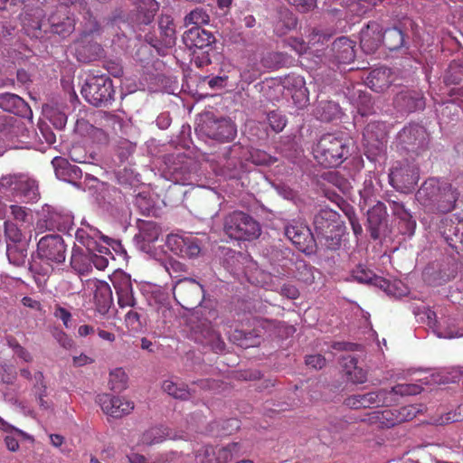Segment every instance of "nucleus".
<instances>
[{"label": "nucleus", "mask_w": 463, "mask_h": 463, "mask_svg": "<svg viewBox=\"0 0 463 463\" xmlns=\"http://www.w3.org/2000/svg\"><path fill=\"white\" fill-rule=\"evenodd\" d=\"M458 195L451 184L431 177L423 182L415 196L426 211L446 213L455 208Z\"/></svg>", "instance_id": "f257e3e1"}, {"label": "nucleus", "mask_w": 463, "mask_h": 463, "mask_svg": "<svg viewBox=\"0 0 463 463\" xmlns=\"http://www.w3.org/2000/svg\"><path fill=\"white\" fill-rule=\"evenodd\" d=\"M313 154L324 167H336L350 156L349 142L343 137L325 134L313 148Z\"/></svg>", "instance_id": "f03ea898"}, {"label": "nucleus", "mask_w": 463, "mask_h": 463, "mask_svg": "<svg viewBox=\"0 0 463 463\" xmlns=\"http://www.w3.org/2000/svg\"><path fill=\"white\" fill-rule=\"evenodd\" d=\"M223 231L231 239L237 241H250L261 233L259 222L242 211H233L225 216Z\"/></svg>", "instance_id": "7ed1b4c3"}, {"label": "nucleus", "mask_w": 463, "mask_h": 463, "mask_svg": "<svg viewBox=\"0 0 463 463\" xmlns=\"http://www.w3.org/2000/svg\"><path fill=\"white\" fill-rule=\"evenodd\" d=\"M215 41L213 33L201 26H194L183 34L184 45L194 50V62L198 68H203L211 63L209 52L213 50Z\"/></svg>", "instance_id": "20e7f679"}, {"label": "nucleus", "mask_w": 463, "mask_h": 463, "mask_svg": "<svg viewBox=\"0 0 463 463\" xmlns=\"http://www.w3.org/2000/svg\"><path fill=\"white\" fill-rule=\"evenodd\" d=\"M80 93L85 100L95 107H108L115 99L112 80L105 75H90Z\"/></svg>", "instance_id": "39448f33"}, {"label": "nucleus", "mask_w": 463, "mask_h": 463, "mask_svg": "<svg viewBox=\"0 0 463 463\" xmlns=\"http://www.w3.org/2000/svg\"><path fill=\"white\" fill-rule=\"evenodd\" d=\"M173 295L183 308L191 310L201 305L204 298V290L195 279L184 278L175 283Z\"/></svg>", "instance_id": "423d86ee"}, {"label": "nucleus", "mask_w": 463, "mask_h": 463, "mask_svg": "<svg viewBox=\"0 0 463 463\" xmlns=\"http://www.w3.org/2000/svg\"><path fill=\"white\" fill-rule=\"evenodd\" d=\"M8 190L27 201H36L40 196L36 181L23 174H9L0 178V191Z\"/></svg>", "instance_id": "0eeeda50"}, {"label": "nucleus", "mask_w": 463, "mask_h": 463, "mask_svg": "<svg viewBox=\"0 0 463 463\" xmlns=\"http://www.w3.org/2000/svg\"><path fill=\"white\" fill-rule=\"evenodd\" d=\"M37 255L49 263H62L66 259V245L62 237L57 234L42 237L37 243Z\"/></svg>", "instance_id": "6e6552de"}, {"label": "nucleus", "mask_w": 463, "mask_h": 463, "mask_svg": "<svg viewBox=\"0 0 463 463\" xmlns=\"http://www.w3.org/2000/svg\"><path fill=\"white\" fill-rule=\"evenodd\" d=\"M241 444L232 442L224 447L203 446L195 452L197 463H228L240 455Z\"/></svg>", "instance_id": "1a4fd4ad"}, {"label": "nucleus", "mask_w": 463, "mask_h": 463, "mask_svg": "<svg viewBox=\"0 0 463 463\" xmlns=\"http://www.w3.org/2000/svg\"><path fill=\"white\" fill-rule=\"evenodd\" d=\"M200 131L209 138L219 142H230L236 136L235 125L227 118L208 117L200 125Z\"/></svg>", "instance_id": "9d476101"}, {"label": "nucleus", "mask_w": 463, "mask_h": 463, "mask_svg": "<svg viewBox=\"0 0 463 463\" xmlns=\"http://www.w3.org/2000/svg\"><path fill=\"white\" fill-rule=\"evenodd\" d=\"M100 31V26L98 21L90 15V19L85 25L81 34V39L76 43V56L79 61L89 63L97 59L101 52V46L97 43H92L85 45V39Z\"/></svg>", "instance_id": "9b49d317"}, {"label": "nucleus", "mask_w": 463, "mask_h": 463, "mask_svg": "<svg viewBox=\"0 0 463 463\" xmlns=\"http://www.w3.org/2000/svg\"><path fill=\"white\" fill-rule=\"evenodd\" d=\"M388 394L386 389L353 394L345 399L344 404L353 410L389 406L392 400L388 398Z\"/></svg>", "instance_id": "f8f14e48"}, {"label": "nucleus", "mask_w": 463, "mask_h": 463, "mask_svg": "<svg viewBox=\"0 0 463 463\" xmlns=\"http://www.w3.org/2000/svg\"><path fill=\"white\" fill-rule=\"evenodd\" d=\"M419 177V169L409 164L395 166L389 175L390 184L402 193L411 192Z\"/></svg>", "instance_id": "ddd939ff"}, {"label": "nucleus", "mask_w": 463, "mask_h": 463, "mask_svg": "<svg viewBox=\"0 0 463 463\" xmlns=\"http://www.w3.org/2000/svg\"><path fill=\"white\" fill-rule=\"evenodd\" d=\"M166 244L173 253L182 258H194L201 252L199 240L191 235L170 234Z\"/></svg>", "instance_id": "4468645a"}, {"label": "nucleus", "mask_w": 463, "mask_h": 463, "mask_svg": "<svg viewBox=\"0 0 463 463\" xmlns=\"http://www.w3.org/2000/svg\"><path fill=\"white\" fill-rule=\"evenodd\" d=\"M104 413L113 418H122L128 415L134 410V402L125 397L113 396L109 393H101L97 397Z\"/></svg>", "instance_id": "2eb2a0df"}, {"label": "nucleus", "mask_w": 463, "mask_h": 463, "mask_svg": "<svg viewBox=\"0 0 463 463\" xmlns=\"http://www.w3.org/2000/svg\"><path fill=\"white\" fill-rule=\"evenodd\" d=\"M287 238L302 252L309 253L315 246L314 236L310 229L299 222H294L285 227Z\"/></svg>", "instance_id": "dca6fc26"}, {"label": "nucleus", "mask_w": 463, "mask_h": 463, "mask_svg": "<svg viewBox=\"0 0 463 463\" xmlns=\"http://www.w3.org/2000/svg\"><path fill=\"white\" fill-rule=\"evenodd\" d=\"M439 230L447 243L458 254L463 253V220L446 217L441 220Z\"/></svg>", "instance_id": "f3484780"}, {"label": "nucleus", "mask_w": 463, "mask_h": 463, "mask_svg": "<svg viewBox=\"0 0 463 463\" xmlns=\"http://www.w3.org/2000/svg\"><path fill=\"white\" fill-rule=\"evenodd\" d=\"M51 32L65 38L75 30V19L69 8L58 6L48 18Z\"/></svg>", "instance_id": "a211bd4d"}, {"label": "nucleus", "mask_w": 463, "mask_h": 463, "mask_svg": "<svg viewBox=\"0 0 463 463\" xmlns=\"http://www.w3.org/2000/svg\"><path fill=\"white\" fill-rule=\"evenodd\" d=\"M398 138L406 149L411 151L424 148L428 143L426 129L418 124L404 127Z\"/></svg>", "instance_id": "6ab92c4d"}, {"label": "nucleus", "mask_w": 463, "mask_h": 463, "mask_svg": "<svg viewBox=\"0 0 463 463\" xmlns=\"http://www.w3.org/2000/svg\"><path fill=\"white\" fill-rule=\"evenodd\" d=\"M387 203L392 214L399 220V232L403 235L412 236L416 229V221L413 219L411 212L396 196L395 198L390 197L387 199Z\"/></svg>", "instance_id": "aec40b11"}, {"label": "nucleus", "mask_w": 463, "mask_h": 463, "mask_svg": "<svg viewBox=\"0 0 463 463\" xmlns=\"http://www.w3.org/2000/svg\"><path fill=\"white\" fill-rule=\"evenodd\" d=\"M363 137L368 148L382 152L387 142V127L384 122L371 121L364 128Z\"/></svg>", "instance_id": "412c9836"}, {"label": "nucleus", "mask_w": 463, "mask_h": 463, "mask_svg": "<svg viewBox=\"0 0 463 463\" xmlns=\"http://www.w3.org/2000/svg\"><path fill=\"white\" fill-rule=\"evenodd\" d=\"M383 26L376 21H370L360 32V46L364 53H374L383 43Z\"/></svg>", "instance_id": "4be33fe9"}, {"label": "nucleus", "mask_w": 463, "mask_h": 463, "mask_svg": "<svg viewBox=\"0 0 463 463\" xmlns=\"http://www.w3.org/2000/svg\"><path fill=\"white\" fill-rule=\"evenodd\" d=\"M283 86L290 94L295 105L301 109L307 105L309 101V92L306 87L304 77L300 75L289 74L285 77Z\"/></svg>", "instance_id": "5701e85b"}, {"label": "nucleus", "mask_w": 463, "mask_h": 463, "mask_svg": "<svg viewBox=\"0 0 463 463\" xmlns=\"http://www.w3.org/2000/svg\"><path fill=\"white\" fill-rule=\"evenodd\" d=\"M111 281L118 296L119 307H135L136 299L130 277L125 273H117L113 275Z\"/></svg>", "instance_id": "b1692460"}, {"label": "nucleus", "mask_w": 463, "mask_h": 463, "mask_svg": "<svg viewBox=\"0 0 463 463\" xmlns=\"http://www.w3.org/2000/svg\"><path fill=\"white\" fill-rule=\"evenodd\" d=\"M339 214L337 212L323 208L314 216L313 225L318 236L329 238L337 227Z\"/></svg>", "instance_id": "393cba45"}, {"label": "nucleus", "mask_w": 463, "mask_h": 463, "mask_svg": "<svg viewBox=\"0 0 463 463\" xmlns=\"http://www.w3.org/2000/svg\"><path fill=\"white\" fill-rule=\"evenodd\" d=\"M386 206L382 202H377L367 213L368 231L373 240H378L385 231L387 225Z\"/></svg>", "instance_id": "a878e982"}, {"label": "nucleus", "mask_w": 463, "mask_h": 463, "mask_svg": "<svg viewBox=\"0 0 463 463\" xmlns=\"http://www.w3.org/2000/svg\"><path fill=\"white\" fill-rule=\"evenodd\" d=\"M393 103L398 109L408 113L423 109L425 107L422 92L415 90H402L394 98Z\"/></svg>", "instance_id": "bb28decb"}, {"label": "nucleus", "mask_w": 463, "mask_h": 463, "mask_svg": "<svg viewBox=\"0 0 463 463\" xmlns=\"http://www.w3.org/2000/svg\"><path fill=\"white\" fill-rule=\"evenodd\" d=\"M0 109L24 118H33V111L28 103L14 93L5 92L0 94Z\"/></svg>", "instance_id": "cd10ccee"}, {"label": "nucleus", "mask_w": 463, "mask_h": 463, "mask_svg": "<svg viewBox=\"0 0 463 463\" xmlns=\"http://www.w3.org/2000/svg\"><path fill=\"white\" fill-rule=\"evenodd\" d=\"M55 175L57 178L68 183L74 184L82 176L80 168L75 165H71L66 158L56 156L52 160Z\"/></svg>", "instance_id": "c85d7f7f"}, {"label": "nucleus", "mask_w": 463, "mask_h": 463, "mask_svg": "<svg viewBox=\"0 0 463 463\" xmlns=\"http://www.w3.org/2000/svg\"><path fill=\"white\" fill-rule=\"evenodd\" d=\"M94 123L99 127L98 131L102 136L101 140L106 142L108 140L107 131L116 130L117 127H121L122 119L118 115L99 110L94 115Z\"/></svg>", "instance_id": "c756f323"}, {"label": "nucleus", "mask_w": 463, "mask_h": 463, "mask_svg": "<svg viewBox=\"0 0 463 463\" xmlns=\"http://www.w3.org/2000/svg\"><path fill=\"white\" fill-rule=\"evenodd\" d=\"M94 303L96 309L100 314H106L113 302L110 286L102 280H97L94 284Z\"/></svg>", "instance_id": "7c9ffc66"}, {"label": "nucleus", "mask_w": 463, "mask_h": 463, "mask_svg": "<svg viewBox=\"0 0 463 463\" xmlns=\"http://www.w3.org/2000/svg\"><path fill=\"white\" fill-rule=\"evenodd\" d=\"M392 81L391 70L380 67L373 70L366 78L367 86L375 92H382L388 89Z\"/></svg>", "instance_id": "2f4dec72"}, {"label": "nucleus", "mask_w": 463, "mask_h": 463, "mask_svg": "<svg viewBox=\"0 0 463 463\" xmlns=\"http://www.w3.org/2000/svg\"><path fill=\"white\" fill-rule=\"evenodd\" d=\"M332 50L340 63H350L354 61V43L347 37H339L334 41Z\"/></svg>", "instance_id": "473e14b6"}, {"label": "nucleus", "mask_w": 463, "mask_h": 463, "mask_svg": "<svg viewBox=\"0 0 463 463\" xmlns=\"http://www.w3.org/2000/svg\"><path fill=\"white\" fill-rule=\"evenodd\" d=\"M71 267L80 275L89 273L91 270V254L90 250L77 246L73 247Z\"/></svg>", "instance_id": "72a5a7b5"}, {"label": "nucleus", "mask_w": 463, "mask_h": 463, "mask_svg": "<svg viewBox=\"0 0 463 463\" xmlns=\"http://www.w3.org/2000/svg\"><path fill=\"white\" fill-rule=\"evenodd\" d=\"M162 390L171 397L181 401L189 400L194 392L184 383H180L174 377L163 381Z\"/></svg>", "instance_id": "f704fd0d"}, {"label": "nucleus", "mask_w": 463, "mask_h": 463, "mask_svg": "<svg viewBox=\"0 0 463 463\" xmlns=\"http://www.w3.org/2000/svg\"><path fill=\"white\" fill-rule=\"evenodd\" d=\"M383 44L390 51L408 49L405 43V33L398 27L386 29L383 33Z\"/></svg>", "instance_id": "c9c22d12"}, {"label": "nucleus", "mask_w": 463, "mask_h": 463, "mask_svg": "<svg viewBox=\"0 0 463 463\" xmlns=\"http://www.w3.org/2000/svg\"><path fill=\"white\" fill-rule=\"evenodd\" d=\"M158 26L164 45L166 47L175 45L176 37L175 25L173 18L169 15H162Z\"/></svg>", "instance_id": "e433bc0d"}, {"label": "nucleus", "mask_w": 463, "mask_h": 463, "mask_svg": "<svg viewBox=\"0 0 463 463\" xmlns=\"http://www.w3.org/2000/svg\"><path fill=\"white\" fill-rule=\"evenodd\" d=\"M100 236V232L90 225L84 228H79L76 231L75 238L77 241L85 247V250H95L97 247V238Z\"/></svg>", "instance_id": "4c0bfd02"}, {"label": "nucleus", "mask_w": 463, "mask_h": 463, "mask_svg": "<svg viewBox=\"0 0 463 463\" xmlns=\"http://www.w3.org/2000/svg\"><path fill=\"white\" fill-rule=\"evenodd\" d=\"M34 383L33 386V392L39 403L41 409L48 410L50 403L44 400L47 396V385L45 383V377L41 371H37L33 374Z\"/></svg>", "instance_id": "58836bf2"}, {"label": "nucleus", "mask_w": 463, "mask_h": 463, "mask_svg": "<svg viewBox=\"0 0 463 463\" xmlns=\"http://www.w3.org/2000/svg\"><path fill=\"white\" fill-rule=\"evenodd\" d=\"M354 279L360 283L373 284L380 288H383L387 285L386 279L383 277L375 275L371 269L359 265L353 271Z\"/></svg>", "instance_id": "ea45409f"}, {"label": "nucleus", "mask_w": 463, "mask_h": 463, "mask_svg": "<svg viewBox=\"0 0 463 463\" xmlns=\"http://www.w3.org/2000/svg\"><path fill=\"white\" fill-rule=\"evenodd\" d=\"M339 113V106L330 100H321L317 103L314 114L321 121L329 122Z\"/></svg>", "instance_id": "a19ab883"}, {"label": "nucleus", "mask_w": 463, "mask_h": 463, "mask_svg": "<svg viewBox=\"0 0 463 463\" xmlns=\"http://www.w3.org/2000/svg\"><path fill=\"white\" fill-rule=\"evenodd\" d=\"M71 222L70 215L52 212L49 213L48 219L45 220V228L50 231L62 232L69 228Z\"/></svg>", "instance_id": "79ce46f5"}, {"label": "nucleus", "mask_w": 463, "mask_h": 463, "mask_svg": "<svg viewBox=\"0 0 463 463\" xmlns=\"http://www.w3.org/2000/svg\"><path fill=\"white\" fill-rule=\"evenodd\" d=\"M161 233V229L155 222L143 221L139 223V237L148 243L156 241Z\"/></svg>", "instance_id": "37998d69"}, {"label": "nucleus", "mask_w": 463, "mask_h": 463, "mask_svg": "<svg viewBox=\"0 0 463 463\" xmlns=\"http://www.w3.org/2000/svg\"><path fill=\"white\" fill-rule=\"evenodd\" d=\"M7 258L13 265L16 267L24 266L27 260V250L18 244H10L6 247Z\"/></svg>", "instance_id": "c03bdc74"}, {"label": "nucleus", "mask_w": 463, "mask_h": 463, "mask_svg": "<svg viewBox=\"0 0 463 463\" xmlns=\"http://www.w3.org/2000/svg\"><path fill=\"white\" fill-rule=\"evenodd\" d=\"M463 80V61H452L444 75L446 85H458Z\"/></svg>", "instance_id": "a18cd8bd"}, {"label": "nucleus", "mask_w": 463, "mask_h": 463, "mask_svg": "<svg viewBox=\"0 0 463 463\" xmlns=\"http://www.w3.org/2000/svg\"><path fill=\"white\" fill-rule=\"evenodd\" d=\"M109 387L114 392H121L127 388L128 375L122 368H116L109 373Z\"/></svg>", "instance_id": "49530a36"}, {"label": "nucleus", "mask_w": 463, "mask_h": 463, "mask_svg": "<svg viewBox=\"0 0 463 463\" xmlns=\"http://www.w3.org/2000/svg\"><path fill=\"white\" fill-rule=\"evenodd\" d=\"M209 22L210 15L203 7L194 8L184 17L185 25L194 24L195 26H200L202 24H207Z\"/></svg>", "instance_id": "de8ad7c7"}, {"label": "nucleus", "mask_w": 463, "mask_h": 463, "mask_svg": "<svg viewBox=\"0 0 463 463\" xmlns=\"http://www.w3.org/2000/svg\"><path fill=\"white\" fill-rule=\"evenodd\" d=\"M389 392L388 398L392 400V402H394L392 396L394 395H415L421 392V387L417 384H408V383H401L393 386L391 390H387Z\"/></svg>", "instance_id": "09e8293b"}, {"label": "nucleus", "mask_w": 463, "mask_h": 463, "mask_svg": "<svg viewBox=\"0 0 463 463\" xmlns=\"http://www.w3.org/2000/svg\"><path fill=\"white\" fill-rule=\"evenodd\" d=\"M165 439V430L160 427H154L143 433L141 440L144 444L153 445L160 443Z\"/></svg>", "instance_id": "8fccbe9b"}, {"label": "nucleus", "mask_w": 463, "mask_h": 463, "mask_svg": "<svg viewBox=\"0 0 463 463\" xmlns=\"http://www.w3.org/2000/svg\"><path fill=\"white\" fill-rule=\"evenodd\" d=\"M4 228L5 236L7 241L12 242L13 244H18L19 242L22 241L23 232L15 223L10 221H5L4 222Z\"/></svg>", "instance_id": "3c124183"}, {"label": "nucleus", "mask_w": 463, "mask_h": 463, "mask_svg": "<svg viewBox=\"0 0 463 463\" xmlns=\"http://www.w3.org/2000/svg\"><path fill=\"white\" fill-rule=\"evenodd\" d=\"M268 122L271 129L276 132H281L287 125V118L278 110L270 111L268 116Z\"/></svg>", "instance_id": "603ef678"}, {"label": "nucleus", "mask_w": 463, "mask_h": 463, "mask_svg": "<svg viewBox=\"0 0 463 463\" xmlns=\"http://www.w3.org/2000/svg\"><path fill=\"white\" fill-rule=\"evenodd\" d=\"M253 335V331L245 332L242 330L235 329L230 335V339L235 345H237L242 348H249L250 346L256 345L258 343L257 340L250 341V343H247L245 341L246 335Z\"/></svg>", "instance_id": "864d4df0"}, {"label": "nucleus", "mask_w": 463, "mask_h": 463, "mask_svg": "<svg viewBox=\"0 0 463 463\" xmlns=\"http://www.w3.org/2000/svg\"><path fill=\"white\" fill-rule=\"evenodd\" d=\"M285 20H279L276 24L275 31L278 34H285L288 31L297 26V19L288 12L284 14Z\"/></svg>", "instance_id": "5fc2aeb1"}, {"label": "nucleus", "mask_w": 463, "mask_h": 463, "mask_svg": "<svg viewBox=\"0 0 463 463\" xmlns=\"http://www.w3.org/2000/svg\"><path fill=\"white\" fill-rule=\"evenodd\" d=\"M127 327L132 332H140L143 329V323L140 315L136 310H129L125 316Z\"/></svg>", "instance_id": "6e6d98bb"}, {"label": "nucleus", "mask_w": 463, "mask_h": 463, "mask_svg": "<svg viewBox=\"0 0 463 463\" xmlns=\"http://www.w3.org/2000/svg\"><path fill=\"white\" fill-rule=\"evenodd\" d=\"M231 77H232V75L223 74V75H218V76L213 77L208 80V85L212 89H222L227 86H233V84L232 82H230Z\"/></svg>", "instance_id": "4d7b16f0"}, {"label": "nucleus", "mask_w": 463, "mask_h": 463, "mask_svg": "<svg viewBox=\"0 0 463 463\" xmlns=\"http://www.w3.org/2000/svg\"><path fill=\"white\" fill-rule=\"evenodd\" d=\"M301 13H307L317 6V0H286Z\"/></svg>", "instance_id": "13d9d810"}, {"label": "nucleus", "mask_w": 463, "mask_h": 463, "mask_svg": "<svg viewBox=\"0 0 463 463\" xmlns=\"http://www.w3.org/2000/svg\"><path fill=\"white\" fill-rule=\"evenodd\" d=\"M305 363L307 366L319 370L326 366V358L318 354H310L306 356Z\"/></svg>", "instance_id": "bf43d9fd"}, {"label": "nucleus", "mask_w": 463, "mask_h": 463, "mask_svg": "<svg viewBox=\"0 0 463 463\" xmlns=\"http://www.w3.org/2000/svg\"><path fill=\"white\" fill-rule=\"evenodd\" d=\"M349 381L353 383H364L367 380V373L363 368L358 365L351 372H349V376L347 377Z\"/></svg>", "instance_id": "052dcab7"}, {"label": "nucleus", "mask_w": 463, "mask_h": 463, "mask_svg": "<svg viewBox=\"0 0 463 463\" xmlns=\"http://www.w3.org/2000/svg\"><path fill=\"white\" fill-rule=\"evenodd\" d=\"M11 215L15 221L25 222L28 218V211L25 207L13 204L10 206Z\"/></svg>", "instance_id": "680f3d73"}, {"label": "nucleus", "mask_w": 463, "mask_h": 463, "mask_svg": "<svg viewBox=\"0 0 463 463\" xmlns=\"http://www.w3.org/2000/svg\"><path fill=\"white\" fill-rule=\"evenodd\" d=\"M157 8H158L157 3L155 0H154V5L143 4V10L142 11L138 10L139 12L146 11L144 14V17L142 19V23H144L146 24H149L153 20L155 14L157 11Z\"/></svg>", "instance_id": "e2e57ef3"}, {"label": "nucleus", "mask_w": 463, "mask_h": 463, "mask_svg": "<svg viewBox=\"0 0 463 463\" xmlns=\"http://www.w3.org/2000/svg\"><path fill=\"white\" fill-rule=\"evenodd\" d=\"M55 339L58 343L67 350L71 349L74 346V341L63 331H59L54 335Z\"/></svg>", "instance_id": "0e129e2a"}, {"label": "nucleus", "mask_w": 463, "mask_h": 463, "mask_svg": "<svg viewBox=\"0 0 463 463\" xmlns=\"http://www.w3.org/2000/svg\"><path fill=\"white\" fill-rule=\"evenodd\" d=\"M109 265V260L104 255L91 254V267L104 270Z\"/></svg>", "instance_id": "69168bd1"}, {"label": "nucleus", "mask_w": 463, "mask_h": 463, "mask_svg": "<svg viewBox=\"0 0 463 463\" xmlns=\"http://www.w3.org/2000/svg\"><path fill=\"white\" fill-rule=\"evenodd\" d=\"M280 293L282 296H285L289 299H297L299 296L298 289L291 284H284L281 287Z\"/></svg>", "instance_id": "338daca9"}, {"label": "nucleus", "mask_w": 463, "mask_h": 463, "mask_svg": "<svg viewBox=\"0 0 463 463\" xmlns=\"http://www.w3.org/2000/svg\"><path fill=\"white\" fill-rule=\"evenodd\" d=\"M54 316L61 319L65 326V327H69V322L71 318V314L62 307H57L54 312Z\"/></svg>", "instance_id": "774afa93"}]
</instances>
